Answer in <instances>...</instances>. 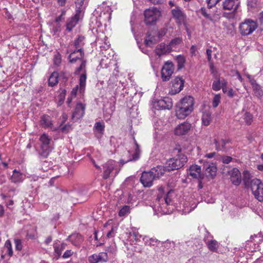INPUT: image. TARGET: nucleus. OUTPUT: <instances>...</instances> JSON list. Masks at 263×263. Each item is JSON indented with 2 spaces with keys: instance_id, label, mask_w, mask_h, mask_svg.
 I'll return each instance as SVG.
<instances>
[{
  "instance_id": "nucleus-1",
  "label": "nucleus",
  "mask_w": 263,
  "mask_h": 263,
  "mask_svg": "<svg viewBox=\"0 0 263 263\" xmlns=\"http://www.w3.org/2000/svg\"><path fill=\"white\" fill-rule=\"evenodd\" d=\"M187 161V157L183 154H180L168 159L165 163V168L168 172L178 170L183 166Z\"/></svg>"
},
{
  "instance_id": "nucleus-2",
  "label": "nucleus",
  "mask_w": 263,
  "mask_h": 263,
  "mask_svg": "<svg viewBox=\"0 0 263 263\" xmlns=\"http://www.w3.org/2000/svg\"><path fill=\"white\" fill-rule=\"evenodd\" d=\"M117 166V162L113 160H109L104 163L102 165L103 178L107 179L111 176H116L120 171Z\"/></svg>"
},
{
  "instance_id": "nucleus-3",
  "label": "nucleus",
  "mask_w": 263,
  "mask_h": 263,
  "mask_svg": "<svg viewBox=\"0 0 263 263\" xmlns=\"http://www.w3.org/2000/svg\"><path fill=\"white\" fill-rule=\"evenodd\" d=\"M250 188L255 198L259 201H263V183L260 180L257 178L252 179Z\"/></svg>"
},
{
  "instance_id": "nucleus-4",
  "label": "nucleus",
  "mask_w": 263,
  "mask_h": 263,
  "mask_svg": "<svg viewBox=\"0 0 263 263\" xmlns=\"http://www.w3.org/2000/svg\"><path fill=\"white\" fill-rule=\"evenodd\" d=\"M257 23L251 20L247 19L240 24L239 30L242 35L246 36L251 34L257 27Z\"/></svg>"
},
{
  "instance_id": "nucleus-5",
  "label": "nucleus",
  "mask_w": 263,
  "mask_h": 263,
  "mask_svg": "<svg viewBox=\"0 0 263 263\" xmlns=\"http://www.w3.org/2000/svg\"><path fill=\"white\" fill-rule=\"evenodd\" d=\"M144 22L146 25H152L161 15V11L156 7H152L144 11Z\"/></svg>"
},
{
  "instance_id": "nucleus-6",
  "label": "nucleus",
  "mask_w": 263,
  "mask_h": 263,
  "mask_svg": "<svg viewBox=\"0 0 263 263\" xmlns=\"http://www.w3.org/2000/svg\"><path fill=\"white\" fill-rule=\"evenodd\" d=\"M75 74L80 75L79 78L80 91L83 92L85 91L86 86V81L87 78L86 70V61L82 60L81 65L77 68L74 72Z\"/></svg>"
},
{
  "instance_id": "nucleus-7",
  "label": "nucleus",
  "mask_w": 263,
  "mask_h": 263,
  "mask_svg": "<svg viewBox=\"0 0 263 263\" xmlns=\"http://www.w3.org/2000/svg\"><path fill=\"white\" fill-rule=\"evenodd\" d=\"M174 67L172 62H165L161 69V78L163 81H168L174 72Z\"/></svg>"
},
{
  "instance_id": "nucleus-8",
  "label": "nucleus",
  "mask_w": 263,
  "mask_h": 263,
  "mask_svg": "<svg viewBox=\"0 0 263 263\" xmlns=\"http://www.w3.org/2000/svg\"><path fill=\"white\" fill-rule=\"evenodd\" d=\"M239 6V2L238 0H225L223 2L222 7L224 10H230L232 12L229 14V18H232L234 16V13Z\"/></svg>"
},
{
  "instance_id": "nucleus-9",
  "label": "nucleus",
  "mask_w": 263,
  "mask_h": 263,
  "mask_svg": "<svg viewBox=\"0 0 263 263\" xmlns=\"http://www.w3.org/2000/svg\"><path fill=\"white\" fill-rule=\"evenodd\" d=\"M154 108L157 110L160 109H170L173 106L171 99L169 98H164L163 99H160L155 101L153 103Z\"/></svg>"
},
{
  "instance_id": "nucleus-10",
  "label": "nucleus",
  "mask_w": 263,
  "mask_h": 263,
  "mask_svg": "<svg viewBox=\"0 0 263 263\" xmlns=\"http://www.w3.org/2000/svg\"><path fill=\"white\" fill-rule=\"evenodd\" d=\"M184 80L181 77H176L172 80L171 92L176 94L180 92L184 87Z\"/></svg>"
},
{
  "instance_id": "nucleus-11",
  "label": "nucleus",
  "mask_w": 263,
  "mask_h": 263,
  "mask_svg": "<svg viewBox=\"0 0 263 263\" xmlns=\"http://www.w3.org/2000/svg\"><path fill=\"white\" fill-rule=\"evenodd\" d=\"M85 106L81 103L77 104L74 111L72 113L71 119L76 122L82 118L85 114Z\"/></svg>"
},
{
  "instance_id": "nucleus-12",
  "label": "nucleus",
  "mask_w": 263,
  "mask_h": 263,
  "mask_svg": "<svg viewBox=\"0 0 263 263\" xmlns=\"http://www.w3.org/2000/svg\"><path fill=\"white\" fill-rule=\"evenodd\" d=\"M213 143L215 145L216 150L226 152L228 149L227 145L230 143V140L229 139L217 138L214 139Z\"/></svg>"
},
{
  "instance_id": "nucleus-13",
  "label": "nucleus",
  "mask_w": 263,
  "mask_h": 263,
  "mask_svg": "<svg viewBox=\"0 0 263 263\" xmlns=\"http://www.w3.org/2000/svg\"><path fill=\"white\" fill-rule=\"evenodd\" d=\"M108 259V255L106 252H101L99 254H94L90 256L88 258V260L90 263L106 262Z\"/></svg>"
},
{
  "instance_id": "nucleus-14",
  "label": "nucleus",
  "mask_w": 263,
  "mask_h": 263,
  "mask_svg": "<svg viewBox=\"0 0 263 263\" xmlns=\"http://www.w3.org/2000/svg\"><path fill=\"white\" fill-rule=\"evenodd\" d=\"M154 179H155L150 171L144 172L140 178V181L145 187H150Z\"/></svg>"
},
{
  "instance_id": "nucleus-15",
  "label": "nucleus",
  "mask_w": 263,
  "mask_h": 263,
  "mask_svg": "<svg viewBox=\"0 0 263 263\" xmlns=\"http://www.w3.org/2000/svg\"><path fill=\"white\" fill-rule=\"evenodd\" d=\"M191 124L185 122L178 125L175 129V134L178 136L184 135L186 134L190 130Z\"/></svg>"
},
{
  "instance_id": "nucleus-16",
  "label": "nucleus",
  "mask_w": 263,
  "mask_h": 263,
  "mask_svg": "<svg viewBox=\"0 0 263 263\" xmlns=\"http://www.w3.org/2000/svg\"><path fill=\"white\" fill-rule=\"evenodd\" d=\"M229 174L232 183L235 185H239L241 183V174L239 170L237 168H233L229 172Z\"/></svg>"
},
{
  "instance_id": "nucleus-17",
  "label": "nucleus",
  "mask_w": 263,
  "mask_h": 263,
  "mask_svg": "<svg viewBox=\"0 0 263 263\" xmlns=\"http://www.w3.org/2000/svg\"><path fill=\"white\" fill-rule=\"evenodd\" d=\"M203 168L208 175L210 176L212 178L216 176L217 169L215 163L204 161Z\"/></svg>"
},
{
  "instance_id": "nucleus-18",
  "label": "nucleus",
  "mask_w": 263,
  "mask_h": 263,
  "mask_svg": "<svg viewBox=\"0 0 263 263\" xmlns=\"http://www.w3.org/2000/svg\"><path fill=\"white\" fill-rule=\"evenodd\" d=\"M177 104L180 106L182 105V107H185L188 110H191L192 111L193 110L194 99L191 96H185Z\"/></svg>"
},
{
  "instance_id": "nucleus-19",
  "label": "nucleus",
  "mask_w": 263,
  "mask_h": 263,
  "mask_svg": "<svg viewBox=\"0 0 263 263\" xmlns=\"http://www.w3.org/2000/svg\"><path fill=\"white\" fill-rule=\"evenodd\" d=\"M172 51V48L170 45H167L161 43L158 45L155 49L156 54L160 57L166 53H169Z\"/></svg>"
},
{
  "instance_id": "nucleus-20",
  "label": "nucleus",
  "mask_w": 263,
  "mask_h": 263,
  "mask_svg": "<svg viewBox=\"0 0 263 263\" xmlns=\"http://www.w3.org/2000/svg\"><path fill=\"white\" fill-rule=\"evenodd\" d=\"M79 19L80 14L79 12H78V10H77L76 14L67 20L66 24V30L68 32L71 31L73 28L77 24Z\"/></svg>"
},
{
  "instance_id": "nucleus-21",
  "label": "nucleus",
  "mask_w": 263,
  "mask_h": 263,
  "mask_svg": "<svg viewBox=\"0 0 263 263\" xmlns=\"http://www.w3.org/2000/svg\"><path fill=\"white\" fill-rule=\"evenodd\" d=\"M192 111L191 110H188L185 107H182L176 104V116L178 119H183L189 116Z\"/></svg>"
},
{
  "instance_id": "nucleus-22",
  "label": "nucleus",
  "mask_w": 263,
  "mask_h": 263,
  "mask_svg": "<svg viewBox=\"0 0 263 263\" xmlns=\"http://www.w3.org/2000/svg\"><path fill=\"white\" fill-rule=\"evenodd\" d=\"M189 174L193 178L201 179V167L196 164L192 165L190 167Z\"/></svg>"
},
{
  "instance_id": "nucleus-23",
  "label": "nucleus",
  "mask_w": 263,
  "mask_h": 263,
  "mask_svg": "<svg viewBox=\"0 0 263 263\" xmlns=\"http://www.w3.org/2000/svg\"><path fill=\"white\" fill-rule=\"evenodd\" d=\"M149 171L156 179L163 176L167 170L165 169V166L158 165L152 168Z\"/></svg>"
},
{
  "instance_id": "nucleus-24",
  "label": "nucleus",
  "mask_w": 263,
  "mask_h": 263,
  "mask_svg": "<svg viewBox=\"0 0 263 263\" xmlns=\"http://www.w3.org/2000/svg\"><path fill=\"white\" fill-rule=\"evenodd\" d=\"M134 143L136 146V149L135 153L132 154V157L127 159L126 161H124L122 159L120 160V162L122 165H123L124 164L131 161H136L138 160L139 158V155H140V149H139V145H138L137 142L136 141L135 138H134Z\"/></svg>"
},
{
  "instance_id": "nucleus-25",
  "label": "nucleus",
  "mask_w": 263,
  "mask_h": 263,
  "mask_svg": "<svg viewBox=\"0 0 263 263\" xmlns=\"http://www.w3.org/2000/svg\"><path fill=\"white\" fill-rule=\"evenodd\" d=\"M105 124L103 122H96L94 125L93 131L96 137L97 138H100L104 134Z\"/></svg>"
},
{
  "instance_id": "nucleus-26",
  "label": "nucleus",
  "mask_w": 263,
  "mask_h": 263,
  "mask_svg": "<svg viewBox=\"0 0 263 263\" xmlns=\"http://www.w3.org/2000/svg\"><path fill=\"white\" fill-rule=\"evenodd\" d=\"M40 124L44 128H52L53 125L51 117L47 115H43L41 117Z\"/></svg>"
},
{
  "instance_id": "nucleus-27",
  "label": "nucleus",
  "mask_w": 263,
  "mask_h": 263,
  "mask_svg": "<svg viewBox=\"0 0 263 263\" xmlns=\"http://www.w3.org/2000/svg\"><path fill=\"white\" fill-rule=\"evenodd\" d=\"M85 37L82 35H78V37L74 41V46L77 52H81V57L82 56V46L84 45Z\"/></svg>"
},
{
  "instance_id": "nucleus-28",
  "label": "nucleus",
  "mask_w": 263,
  "mask_h": 263,
  "mask_svg": "<svg viewBox=\"0 0 263 263\" xmlns=\"http://www.w3.org/2000/svg\"><path fill=\"white\" fill-rule=\"evenodd\" d=\"M68 239L76 246H79L83 241L82 236L79 233L72 234L69 236Z\"/></svg>"
},
{
  "instance_id": "nucleus-29",
  "label": "nucleus",
  "mask_w": 263,
  "mask_h": 263,
  "mask_svg": "<svg viewBox=\"0 0 263 263\" xmlns=\"http://www.w3.org/2000/svg\"><path fill=\"white\" fill-rule=\"evenodd\" d=\"M52 149L51 145H41L39 155L43 158H47Z\"/></svg>"
},
{
  "instance_id": "nucleus-30",
  "label": "nucleus",
  "mask_w": 263,
  "mask_h": 263,
  "mask_svg": "<svg viewBox=\"0 0 263 263\" xmlns=\"http://www.w3.org/2000/svg\"><path fill=\"white\" fill-rule=\"evenodd\" d=\"M169 193L170 192H168L167 194L163 198L158 195L156 199L155 206H156L157 202H158V203L159 204V206L161 204H162L163 205H164V204H170L171 201V199L168 197Z\"/></svg>"
},
{
  "instance_id": "nucleus-31",
  "label": "nucleus",
  "mask_w": 263,
  "mask_h": 263,
  "mask_svg": "<svg viewBox=\"0 0 263 263\" xmlns=\"http://www.w3.org/2000/svg\"><path fill=\"white\" fill-rule=\"evenodd\" d=\"M204 242L210 251L212 252H216L218 248V243L216 240L214 239L208 240L205 238Z\"/></svg>"
},
{
  "instance_id": "nucleus-32",
  "label": "nucleus",
  "mask_w": 263,
  "mask_h": 263,
  "mask_svg": "<svg viewBox=\"0 0 263 263\" xmlns=\"http://www.w3.org/2000/svg\"><path fill=\"white\" fill-rule=\"evenodd\" d=\"M10 179L11 181L13 183L22 182L24 179L23 175L22 173L17 171L16 170H14Z\"/></svg>"
},
{
  "instance_id": "nucleus-33",
  "label": "nucleus",
  "mask_w": 263,
  "mask_h": 263,
  "mask_svg": "<svg viewBox=\"0 0 263 263\" xmlns=\"http://www.w3.org/2000/svg\"><path fill=\"white\" fill-rule=\"evenodd\" d=\"M59 74L57 72H53L48 79V85L53 87L58 83V78Z\"/></svg>"
},
{
  "instance_id": "nucleus-34",
  "label": "nucleus",
  "mask_w": 263,
  "mask_h": 263,
  "mask_svg": "<svg viewBox=\"0 0 263 263\" xmlns=\"http://www.w3.org/2000/svg\"><path fill=\"white\" fill-rule=\"evenodd\" d=\"M157 42L156 37L152 36L151 34L147 32L146 35V37L144 40V43L146 46L152 47Z\"/></svg>"
},
{
  "instance_id": "nucleus-35",
  "label": "nucleus",
  "mask_w": 263,
  "mask_h": 263,
  "mask_svg": "<svg viewBox=\"0 0 263 263\" xmlns=\"http://www.w3.org/2000/svg\"><path fill=\"white\" fill-rule=\"evenodd\" d=\"M143 240L145 245L149 246H157L158 243L159 242L158 239L154 238H149V237L146 236H144L143 237Z\"/></svg>"
},
{
  "instance_id": "nucleus-36",
  "label": "nucleus",
  "mask_w": 263,
  "mask_h": 263,
  "mask_svg": "<svg viewBox=\"0 0 263 263\" xmlns=\"http://www.w3.org/2000/svg\"><path fill=\"white\" fill-rule=\"evenodd\" d=\"M211 114L209 111H205L203 112L202 122L204 126L209 125L211 121Z\"/></svg>"
},
{
  "instance_id": "nucleus-37",
  "label": "nucleus",
  "mask_w": 263,
  "mask_h": 263,
  "mask_svg": "<svg viewBox=\"0 0 263 263\" xmlns=\"http://www.w3.org/2000/svg\"><path fill=\"white\" fill-rule=\"evenodd\" d=\"M172 12L173 17L178 21H181L183 20V14L179 8H177L176 9H173Z\"/></svg>"
},
{
  "instance_id": "nucleus-38",
  "label": "nucleus",
  "mask_w": 263,
  "mask_h": 263,
  "mask_svg": "<svg viewBox=\"0 0 263 263\" xmlns=\"http://www.w3.org/2000/svg\"><path fill=\"white\" fill-rule=\"evenodd\" d=\"M78 52L77 50L71 52L68 56V59L71 63H76L78 60L82 59L83 57L84 53L82 52V56L81 57V52H80V57H74V54Z\"/></svg>"
},
{
  "instance_id": "nucleus-39",
  "label": "nucleus",
  "mask_w": 263,
  "mask_h": 263,
  "mask_svg": "<svg viewBox=\"0 0 263 263\" xmlns=\"http://www.w3.org/2000/svg\"><path fill=\"white\" fill-rule=\"evenodd\" d=\"M40 141L41 142V145H51V139L49 136L44 134L40 138Z\"/></svg>"
},
{
  "instance_id": "nucleus-40",
  "label": "nucleus",
  "mask_w": 263,
  "mask_h": 263,
  "mask_svg": "<svg viewBox=\"0 0 263 263\" xmlns=\"http://www.w3.org/2000/svg\"><path fill=\"white\" fill-rule=\"evenodd\" d=\"M54 252L57 253L58 257H60L61 255L62 251L65 249L66 244L62 243L60 245H58L57 243L54 244Z\"/></svg>"
},
{
  "instance_id": "nucleus-41",
  "label": "nucleus",
  "mask_w": 263,
  "mask_h": 263,
  "mask_svg": "<svg viewBox=\"0 0 263 263\" xmlns=\"http://www.w3.org/2000/svg\"><path fill=\"white\" fill-rule=\"evenodd\" d=\"M251 178V175L249 171H245L243 172V180L244 181L246 187H250V182Z\"/></svg>"
},
{
  "instance_id": "nucleus-42",
  "label": "nucleus",
  "mask_w": 263,
  "mask_h": 263,
  "mask_svg": "<svg viewBox=\"0 0 263 263\" xmlns=\"http://www.w3.org/2000/svg\"><path fill=\"white\" fill-rule=\"evenodd\" d=\"M212 87V89L215 91L220 90L221 86L220 82V77L219 76L215 77V80L213 81Z\"/></svg>"
},
{
  "instance_id": "nucleus-43",
  "label": "nucleus",
  "mask_w": 263,
  "mask_h": 263,
  "mask_svg": "<svg viewBox=\"0 0 263 263\" xmlns=\"http://www.w3.org/2000/svg\"><path fill=\"white\" fill-rule=\"evenodd\" d=\"M242 120L247 125H250L253 120V116L250 112H246L242 117Z\"/></svg>"
},
{
  "instance_id": "nucleus-44",
  "label": "nucleus",
  "mask_w": 263,
  "mask_h": 263,
  "mask_svg": "<svg viewBox=\"0 0 263 263\" xmlns=\"http://www.w3.org/2000/svg\"><path fill=\"white\" fill-rule=\"evenodd\" d=\"M86 3L87 0H78L76 2V7L78 9L77 10H78L79 14L85 8Z\"/></svg>"
},
{
  "instance_id": "nucleus-45",
  "label": "nucleus",
  "mask_w": 263,
  "mask_h": 263,
  "mask_svg": "<svg viewBox=\"0 0 263 263\" xmlns=\"http://www.w3.org/2000/svg\"><path fill=\"white\" fill-rule=\"evenodd\" d=\"M130 212V206L128 205H124L120 210L119 212V216L120 217L124 216Z\"/></svg>"
},
{
  "instance_id": "nucleus-46",
  "label": "nucleus",
  "mask_w": 263,
  "mask_h": 263,
  "mask_svg": "<svg viewBox=\"0 0 263 263\" xmlns=\"http://www.w3.org/2000/svg\"><path fill=\"white\" fill-rule=\"evenodd\" d=\"M221 97L219 94L215 95L213 101H212V106L214 108L217 107L219 104L220 102Z\"/></svg>"
},
{
  "instance_id": "nucleus-47",
  "label": "nucleus",
  "mask_w": 263,
  "mask_h": 263,
  "mask_svg": "<svg viewBox=\"0 0 263 263\" xmlns=\"http://www.w3.org/2000/svg\"><path fill=\"white\" fill-rule=\"evenodd\" d=\"M56 24H53L51 26L50 30L53 32V34H57L61 31V25L60 23H55Z\"/></svg>"
},
{
  "instance_id": "nucleus-48",
  "label": "nucleus",
  "mask_w": 263,
  "mask_h": 263,
  "mask_svg": "<svg viewBox=\"0 0 263 263\" xmlns=\"http://www.w3.org/2000/svg\"><path fill=\"white\" fill-rule=\"evenodd\" d=\"M4 246L5 247L8 249V254L9 256H12L13 255V250L11 241L9 240H6Z\"/></svg>"
},
{
  "instance_id": "nucleus-49",
  "label": "nucleus",
  "mask_w": 263,
  "mask_h": 263,
  "mask_svg": "<svg viewBox=\"0 0 263 263\" xmlns=\"http://www.w3.org/2000/svg\"><path fill=\"white\" fill-rule=\"evenodd\" d=\"M251 241H253L255 243H260L263 240L262 237L260 234L252 236L250 238Z\"/></svg>"
},
{
  "instance_id": "nucleus-50",
  "label": "nucleus",
  "mask_w": 263,
  "mask_h": 263,
  "mask_svg": "<svg viewBox=\"0 0 263 263\" xmlns=\"http://www.w3.org/2000/svg\"><path fill=\"white\" fill-rule=\"evenodd\" d=\"M177 60L178 62V68H182L183 66L185 61L184 58L183 56L180 55L177 57Z\"/></svg>"
},
{
  "instance_id": "nucleus-51",
  "label": "nucleus",
  "mask_w": 263,
  "mask_h": 263,
  "mask_svg": "<svg viewBox=\"0 0 263 263\" xmlns=\"http://www.w3.org/2000/svg\"><path fill=\"white\" fill-rule=\"evenodd\" d=\"M14 243L15 249L17 251H21L22 249V241L19 239H14Z\"/></svg>"
},
{
  "instance_id": "nucleus-52",
  "label": "nucleus",
  "mask_w": 263,
  "mask_h": 263,
  "mask_svg": "<svg viewBox=\"0 0 263 263\" xmlns=\"http://www.w3.org/2000/svg\"><path fill=\"white\" fill-rule=\"evenodd\" d=\"M61 62V55L59 53H57L54 55V58H53V62L54 64L57 65L59 66Z\"/></svg>"
},
{
  "instance_id": "nucleus-53",
  "label": "nucleus",
  "mask_w": 263,
  "mask_h": 263,
  "mask_svg": "<svg viewBox=\"0 0 263 263\" xmlns=\"http://www.w3.org/2000/svg\"><path fill=\"white\" fill-rule=\"evenodd\" d=\"M201 13L203 16H204L206 18L210 20V21H213L212 17L210 14L208 13L205 8H202L201 9Z\"/></svg>"
},
{
  "instance_id": "nucleus-54",
  "label": "nucleus",
  "mask_w": 263,
  "mask_h": 263,
  "mask_svg": "<svg viewBox=\"0 0 263 263\" xmlns=\"http://www.w3.org/2000/svg\"><path fill=\"white\" fill-rule=\"evenodd\" d=\"M115 107L114 105L110 104L109 110L108 111L107 109L104 110L105 115H108V117H110L115 110Z\"/></svg>"
},
{
  "instance_id": "nucleus-55",
  "label": "nucleus",
  "mask_w": 263,
  "mask_h": 263,
  "mask_svg": "<svg viewBox=\"0 0 263 263\" xmlns=\"http://www.w3.org/2000/svg\"><path fill=\"white\" fill-rule=\"evenodd\" d=\"M79 90V91H80V85H76L73 89L72 90H71V96L73 97H75L77 95V93L78 92V91ZM81 93H83V92H80Z\"/></svg>"
},
{
  "instance_id": "nucleus-56",
  "label": "nucleus",
  "mask_w": 263,
  "mask_h": 263,
  "mask_svg": "<svg viewBox=\"0 0 263 263\" xmlns=\"http://www.w3.org/2000/svg\"><path fill=\"white\" fill-rule=\"evenodd\" d=\"M221 159L222 162L225 164L229 163L232 160V158L231 157L228 156H223L222 157Z\"/></svg>"
},
{
  "instance_id": "nucleus-57",
  "label": "nucleus",
  "mask_w": 263,
  "mask_h": 263,
  "mask_svg": "<svg viewBox=\"0 0 263 263\" xmlns=\"http://www.w3.org/2000/svg\"><path fill=\"white\" fill-rule=\"evenodd\" d=\"M61 132L63 133H68L71 129V125L69 124H66L65 126L61 128Z\"/></svg>"
},
{
  "instance_id": "nucleus-58",
  "label": "nucleus",
  "mask_w": 263,
  "mask_h": 263,
  "mask_svg": "<svg viewBox=\"0 0 263 263\" xmlns=\"http://www.w3.org/2000/svg\"><path fill=\"white\" fill-rule=\"evenodd\" d=\"M190 51L191 57L196 56L197 51L196 46L195 45H192L190 48Z\"/></svg>"
},
{
  "instance_id": "nucleus-59",
  "label": "nucleus",
  "mask_w": 263,
  "mask_h": 263,
  "mask_svg": "<svg viewBox=\"0 0 263 263\" xmlns=\"http://www.w3.org/2000/svg\"><path fill=\"white\" fill-rule=\"evenodd\" d=\"M72 254L73 252H72L71 250H67L64 252V254L62 256V257L63 258H67L71 256L72 255Z\"/></svg>"
},
{
  "instance_id": "nucleus-60",
  "label": "nucleus",
  "mask_w": 263,
  "mask_h": 263,
  "mask_svg": "<svg viewBox=\"0 0 263 263\" xmlns=\"http://www.w3.org/2000/svg\"><path fill=\"white\" fill-rule=\"evenodd\" d=\"M206 53L208 60L209 62H210L212 59V50H211L210 49H206Z\"/></svg>"
},
{
  "instance_id": "nucleus-61",
  "label": "nucleus",
  "mask_w": 263,
  "mask_h": 263,
  "mask_svg": "<svg viewBox=\"0 0 263 263\" xmlns=\"http://www.w3.org/2000/svg\"><path fill=\"white\" fill-rule=\"evenodd\" d=\"M150 3L154 5L161 4L164 3L165 0H148Z\"/></svg>"
},
{
  "instance_id": "nucleus-62",
  "label": "nucleus",
  "mask_w": 263,
  "mask_h": 263,
  "mask_svg": "<svg viewBox=\"0 0 263 263\" xmlns=\"http://www.w3.org/2000/svg\"><path fill=\"white\" fill-rule=\"evenodd\" d=\"M60 78H62L64 79H65V81L67 80L69 77V74L68 73L61 72L59 76Z\"/></svg>"
},
{
  "instance_id": "nucleus-63",
  "label": "nucleus",
  "mask_w": 263,
  "mask_h": 263,
  "mask_svg": "<svg viewBox=\"0 0 263 263\" xmlns=\"http://www.w3.org/2000/svg\"><path fill=\"white\" fill-rule=\"evenodd\" d=\"M220 83H221V87L227 86L228 82L224 78H220Z\"/></svg>"
},
{
  "instance_id": "nucleus-64",
  "label": "nucleus",
  "mask_w": 263,
  "mask_h": 263,
  "mask_svg": "<svg viewBox=\"0 0 263 263\" xmlns=\"http://www.w3.org/2000/svg\"><path fill=\"white\" fill-rule=\"evenodd\" d=\"M259 22L260 25L262 27V29H263V11L260 13Z\"/></svg>"
}]
</instances>
